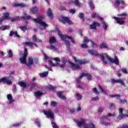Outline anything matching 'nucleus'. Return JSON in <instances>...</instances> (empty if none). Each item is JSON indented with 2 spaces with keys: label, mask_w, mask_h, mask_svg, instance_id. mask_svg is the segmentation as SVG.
I'll list each match as a JSON object with an SVG mask.
<instances>
[{
  "label": "nucleus",
  "mask_w": 128,
  "mask_h": 128,
  "mask_svg": "<svg viewBox=\"0 0 128 128\" xmlns=\"http://www.w3.org/2000/svg\"><path fill=\"white\" fill-rule=\"evenodd\" d=\"M27 56H28V49H26V48H24L23 56L20 59V64H26Z\"/></svg>",
  "instance_id": "20e7f679"
},
{
  "label": "nucleus",
  "mask_w": 128,
  "mask_h": 128,
  "mask_svg": "<svg viewBox=\"0 0 128 128\" xmlns=\"http://www.w3.org/2000/svg\"><path fill=\"white\" fill-rule=\"evenodd\" d=\"M78 16L82 22H84V13H80Z\"/></svg>",
  "instance_id": "2f4dec72"
},
{
  "label": "nucleus",
  "mask_w": 128,
  "mask_h": 128,
  "mask_svg": "<svg viewBox=\"0 0 128 128\" xmlns=\"http://www.w3.org/2000/svg\"><path fill=\"white\" fill-rule=\"evenodd\" d=\"M44 18V14H42L39 16V19L33 18L32 20H34V22H36V24H40L44 28H46V26H48V24H46V22H44V21H42V20Z\"/></svg>",
  "instance_id": "f257e3e1"
},
{
  "label": "nucleus",
  "mask_w": 128,
  "mask_h": 128,
  "mask_svg": "<svg viewBox=\"0 0 128 128\" xmlns=\"http://www.w3.org/2000/svg\"><path fill=\"white\" fill-rule=\"evenodd\" d=\"M30 11H31L32 14H38V8L36 6L33 7L30 9Z\"/></svg>",
  "instance_id": "393cba45"
},
{
  "label": "nucleus",
  "mask_w": 128,
  "mask_h": 128,
  "mask_svg": "<svg viewBox=\"0 0 128 128\" xmlns=\"http://www.w3.org/2000/svg\"><path fill=\"white\" fill-rule=\"evenodd\" d=\"M120 16H128V13L123 12L120 14Z\"/></svg>",
  "instance_id": "69168bd1"
},
{
  "label": "nucleus",
  "mask_w": 128,
  "mask_h": 128,
  "mask_svg": "<svg viewBox=\"0 0 128 128\" xmlns=\"http://www.w3.org/2000/svg\"><path fill=\"white\" fill-rule=\"evenodd\" d=\"M99 90L102 92L103 94H106V90L104 89L102 86L98 85Z\"/></svg>",
  "instance_id": "de8ad7c7"
},
{
  "label": "nucleus",
  "mask_w": 128,
  "mask_h": 128,
  "mask_svg": "<svg viewBox=\"0 0 128 128\" xmlns=\"http://www.w3.org/2000/svg\"><path fill=\"white\" fill-rule=\"evenodd\" d=\"M34 64V59L32 58H29L28 59V62L26 64L27 66H32Z\"/></svg>",
  "instance_id": "cd10ccee"
},
{
  "label": "nucleus",
  "mask_w": 128,
  "mask_h": 128,
  "mask_svg": "<svg viewBox=\"0 0 128 128\" xmlns=\"http://www.w3.org/2000/svg\"><path fill=\"white\" fill-rule=\"evenodd\" d=\"M36 84L33 83L32 84H31V87H30L31 90L34 88H36Z\"/></svg>",
  "instance_id": "338daca9"
},
{
  "label": "nucleus",
  "mask_w": 128,
  "mask_h": 128,
  "mask_svg": "<svg viewBox=\"0 0 128 128\" xmlns=\"http://www.w3.org/2000/svg\"><path fill=\"white\" fill-rule=\"evenodd\" d=\"M36 122L37 124V126L38 128H40V120L39 118H36Z\"/></svg>",
  "instance_id": "09e8293b"
},
{
  "label": "nucleus",
  "mask_w": 128,
  "mask_h": 128,
  "mask_svg": "<svg viewBox=\"0 0 128 128\" xmlns=\"http://www.w3.org/2000/svg\"><path fill=\"white\" fill-rule=\"evenodd\" d=\"M90 40L88 37H85L83 40V43L86 44L90 42Z\"/></svg>",
  "instance_id": "4c0bfd02"
},
{
  "label": "nucleus",
  "mask_w": 128,
  "mask_h": 128,
  "mask_svg": "<svg viewBox=\"0 0 128 128\" xmlns=\"http://www.w3.org/2000/svg\"><path fill=\"white\" fill-rule=\"evenodd\" d=\"M24 46H34L36 48H38V44L34 42H25L23 43Z\"/></svg>",
  "instance_id": "2eb2a0df"
},
{
  "label": "nucleus",
  "mask_w": 128,
  "mask_h": 128,
  "mask_svg": "<svg viewBox=\"0 0 128 128\" xmlns=\"http://www.w3.org/2000/svg\"><path fill=\"white\" fill-rule=\"evenodd\" d=\"M74 4L76 6H80V2L78 0H74Z\"/></svg>",
  "instance_id": "e433bc0d"
},
{
  "label": "nucleus",
  "mask_w": 128,
  "mask_h": 128,
  "mask_svg": "<svg viewBox=\"0 0 128 128\" xmlns=\"http://www.w3.org/2000/svg\"><path fill=\"white\" fill-rule=\"evenodd\" d=\"M91 46H92V48H98V44H96V43L94 42L91 40Z\"/></svg>",
  "instance_id": "8fccbe9b"
},
{
  "label": "nucleus",
  "mask_w": 128,
  "mask_h": 128,
  "mask_svg": "<svg viewBox=\"0 0 128 128\" xmlns=\"http://www.w3.org/2000/svg\"><path fill=\"white\" fill-rule=\"evenodd\" d=\"M20 124H22L21 122H16L15 124H13L12 126H13L14 128H18V126H20Z\"/></svg>",
  "instance_id": "79ce46f5"
},
{
  "label": "nucleus",
  "mask_w": 128,
  "mask_h": 128,
  "mask_svg": "<svg viewBox=\"0 0 128 128\" xmlns=\"http://www.w3.org/2000/svg\"><path fill=\"white\" fill-rule=\"evenodd\" d=\"M70 64L72 70H78L80 68V67L78 65L74 63L70 62Z\"/></svg>",
  "instance_id": "dca6fc26"
},
{
  "label": "nucleus",
  "mask_w": 128,
  "mask_h": 128,
  "mask_svg": "<svg viewBox=\"0 0 128 128\" xmlns=\"http://www.w3.org/2000/svg\"><path fill=\"white\" fill-rule=\"evenodd\" d=\"M112 84H120L121 86H126V84H124V80L121 79H118L116 80L113 78L112 80Z\"/></svg>",
  "instance_id": "9d476101"
},
{
  "label": "nucleus",
  "mask_w": 128,
  "mask_h": 128,
  "mask_svg": "<svg viewBox=\"0 0 128 128\" xmlns=\"http://www.w3.org/2000/svg\"><path fill=\"white\" fill-rule=\"evenodd\" d=\"M122 72L123 74H128V70L126 68H122Z\"/></svg>",
  "instance_id": "680f3d73"
},
{
  "label": "nucleus",
  "mask_w": 128,
  "mask_h": 128,
  "mask_svg": "<svg viewBox=\"0 0 128 128\" xmlns=\"http://www.w3.org/2000/svg\"><path fill=\"white\" fill-rule=\"evenodd\" d=\"M8 28H10V26L6 25V26H2L0 30L4 31V30H8Z\"/></svg>",
  "instance_id": "c9c22d12"
},
{
  "label": "nucleus",
  "mask_w": 128,
  "mask_h": 128,
  "mask_svg": "<svg viewBox=\"0 0 128 128\" xmlns=\"http://www.w3.org/2000/svg\"><path fill=\"white\" fill-rule=\"evenodd\" d=\"M73 60H74V61L75 62H76V64H86V61L85 60H78L76 59V57L73 56Z\"/></svg>",
  "instance_id": "4468645a"
},
{
  "label": "nucleus",
  "mask_w": 128,
  "mask_h": 128,
  "mask_svg": "<svg viewBox=\"0 0 128 128\" xmlns=\"http://www.w3.org/2000/svg\"><path fill=\"white\" fill-rule=\"evenodd\" d=\"M48 74V72H44L43 73H40V76L41 78H46Z\"/></svg>",
  "instance_id": "7c9ffc66"
},
{
  "label": "nucleus",
  "mask_w": 128,
  "mask_h": 128,
  "mask_svg": "<svg viewBox=\"0 0 128 128\" xmlns=\"http://www.w3.org/2000/svg\"><path fill=\"white\" fill-rule=\"evenodd\" d=\"M8 78L5 77L0 79V82H3V84H6L8 80Z\"/></svg>",
  "instance_id": "f704fd0d"
},
{
  "label": "nucleus",
  "mask_w": 128,
  "mask_h": 128,
  "mask_svg": "<svg viewBox=\"0 0 128 128\" xmlns=\"http://www.w3.org/2000/svg\"><path fill=\"white\" fill-rule=\"evenodd\" d=\"M120 104H126V100L120 99L119 101Z\"/></svg>",
  "instance_id": "e2e57ef3"
},
{
  "label": "nucleus",
  "mask_w": 128,
  "mask_h": 128,
  "mask_svg": "<svg viewBox=\"0 0 128 128\" xmlns=\"http://www.w3.org/2000/svg\"><path fill=\"white\" fill-rule=\"evenodd\" d=\"M76 96H77V100H82V96L80 94L76 93Z\"/></svg>",
  "instance_id": "13d9d810"
},
{
  "label": "nucleus",
  "mask_w": 128,
  "mask_h": 128,
  "mask_svg": "<svg viewBox=\"0 0 128 128\" xmlns=\"http://www.w3.org/2000/svg\"><path fill=\"white\" fill-rule=\"evenodd\" d=\"M69 12H70V14H76V10H74V9L70 10Z\"/></svg>",
  "instance_id": "774afa93"
},
{
  "label": "nucleus",
  "mask_w": 128,
  "mask_h": 128,
  "mask_svg": "<svg viewBox=\"0 0 128 128\" xmlns=\"http://www.w3.org/2000/svg\"><path fill=\"white\" fill-rule=\"evenodd\" d=\"M111 98H120V94H110Z\"/></svg>",
  "instance_id": "864d4df0"
},
{
  "label": "nucleus",
  "mask_w": 128,
  "mask_h": 128,
  "mask_svg": "<svg viewBox=\"0 0 128 128\" xmlns=\"http://www.w3.org/2000/svg\"><path fill=\"white\" fill-rule=\"evenodd\" d=\"M85 128H96V126H94V124L92 122H90L89 126L85 127Z\"/></svg>",
  "instance_id": "ea45409f"
},
{
  "label": "nucleus",
  "mask_w": 128,
  "mask_h": 128,
  "mask_svg": "<svg viewBox=\"0 0 128 128\" xmlns=\"http://www.w3.org/2000/svg\"><path fill=\"white\" fill-rule=\"evenodd\" d=\"M74 122H76V126L78 128H82V126L86 124V120L84 119H82L80 120H78L76 119H74Z\"/></svg>",
  "instance_id": "6e6552de"
},
{
  "label": "nucleus",
  "mask_w": 128,
  "mask_h": 128,
  "mask_svg": "<svg viewBox=\"0 0 128 128\" xmlns=\"http://www.w3.org/2000/svg\"><path fill=\"white\" fill-rule=\"evenodd\" d=\"M18 84L20 86L24 88H26V82L20 81L18 82Z\"/></svg>",
  "instance_id": "a878e982"
},
{
  "label": "nucleus",
  "mask_w": 128,
  "mask_h": 128,
  "mask_svg": "<svg viewBox=\"0 0 128 128\" xmlns=\"http://www.w3.org/2000/svg\"><path fill=\"white\" fill-rule=\"evenodd\" d=\"M46 16H48V18H50V20H52V18H54V14H52V9H50V8H48V9Z\"/></svg>",
  "instance_id": "ddd939ff"
},
{
  "label": "nucleus",
  "mask_w": 128,
  "mask_h": 128,
  "mask_svg": "<svg viewBox=\"0 0 128 128\" xmlns=\"http://www.w3.org/2000/svg\"><path fill=\"white\" fill-rule=\"evenodd\" d=\"M102 26L103 28H104V30H108V24L107 23H106L104 21L103 22V24H102Z\"/></svg>",
  "instance_id": "58836bf2"
},
{
  "label": "nucleus",
  "mask_w": 128,
  "mask_h": 128,
  "mask_svg": "<svg viewBox=\"0 0 128 128\" xmlns=\"http://www.w3.org/2000/svg\"><path fill=\"white\" fill-rule=\"evenodd\" d=\"M108 116H116V112H114V114L108 113L107 114Z\"/></svg>",
  "instance_id": "052dcab7"
},
{
  "label": "nucleus",
  "mask_w": 128,
  "mask_h": 128,
  "mask_svg": "<svg viewBox=\"0 0 128 128\" xmlns=\"http://www.w3.org/2000/svg\"><path fill=\"white\" fill-rule=\"evenodd\" d=\"M7 98L9 101L10 104H12V102H14V98H12V96L10 94H8L7 95Z\"/></svg>",
  "instance_id": "5701e85b"
},
{
  "label": "nucleus",
  "mask_w": 128,
  "mask_h": 128,
  "mask_svg": "<svg viewBox=\"0 0 128 128\" xmlns=\"http://www.w3.org/2000/svg\"><path fill=\"white\" fill-rule=\"evenodd\" d=\"M58 35L60 38H62V40H66V38H68L72 42V44H76V42H74V39L73 38L66 35H62L60 31H58Z\"/></svg>",
  "instance_id": "39448f33"
},
{
  "label": "nucleus",
  "mask_w": 128,
  "mask_h": 128,
  "mask_svg": "<svg viewBox=\"0 0 128 128\" xmlns=\"http://www.w3.org/2000/svg\"><path fill=\"white\" fill-rule=\"evenodd\" d=\"M100 122L102 124H103L104 126H110V123L106 122H104L102 120H100Z\"/></svg>",
  "instance_id": "49530a36"
},
{
  "label": "nucleus",
  "mask_w": 128,
  "mask_h": 128,
  "mask_svg": "<svg viewBox=\"0 0 128 128\" xmlns=\"http://www.w3.org/2000/svg\"><path fill=\"white\" fill-rule=\"evenodd\" d=\"M88 52H89V54H92V56H100V54L98 53V51H96L94 50H88Z\"/></svg>",
  "instance_id": "a211bd4d"
},
{
  "label": "nucleus",
  "mask_w": 128,
  "mask_h": 128,
  "mask_svg": "<svg viewBox=\"0 0 128 128\" xmlns=\"http://www.w3.org/2000/svg\"><path fill=\"white\" fill-rule=\"evenodd\" d=\"M57 96L60 98H62V100H66V96H62V92H58L57 93Z\"/></svg>",
  "instance_id": "b1692460"
},
{
  "label": "nucleus",
  "mask_w": 128,
  "mask_h": 128,
  "mask_svg": "<svg viewBox=\"0 0 128 128\" xmlns=\"http://www.w3.org/2000/svg\"><path fill=\"white\" fill-rule=\"evenodd\" d=\"M92 90L95 94H100V92L96 88H92Z\"/></svg>",
  "instance_id": "3c124183"
},
{
  "label": "nucleus",
  "mask_w": 128,
  "mask_h": 128,
  "mask_svg": "<svg viewBox=\"0 0 128 128\" xmlns=\"http://www.w3.org/2000/svg\"><path fill=\"white\" fill-rule=\"evenodd\" d=\"M32 19V16H28V14L26 13H24L23 16L20 17V20H28Z\"/></svg>",
  "instance_id": "f8f14e48"
},
{
  "label": "nucleus",
  "mask_w": 128,
  "mask_h": 128,
  "mask_svg": "<svg viewBox=\"0 0 128 128\" xmlns=\"http://www.w3.org/2000/svg\"><path fill=\"white\" fill-rule=\"evenodd\" d=\"M10 18V13L4 12L3 13V16L2 17V20H8Z\"/></svg>",
  "instance_id": "4be33fe9"
},
{
  "label": "nucleus",
  "mask_w": 128,
  "mask_h": 128,
  "mask_svg": "<svg viewBox=\"0 0 128 128\" xmlns=\"http://www.w3.org/2000/svg\"><path fill=\"white\" fill-rule=\"evenodd\" d=\"M50 44H54L55 42H56V39L54 37H51L50 38L49 40Z\"/></svg>",
  "instance_id": "c756f323"
},
{
  "label": "nucleus",
  "mask_w": 128,
  "mask_h": 128,
  "mask_svg": "<svg viewBox=\"0 0 128 128\" xmlns=\"http://www.w3.org/2000/svg\"><path fill=\"white\" fill-rule=\"evenodd\" d=\"M8 58H12V50H9L8 52Z\"/></svg>",
  "instance_id": "a18cd8bd"
},
{
  "label": "nucleus",
  "mask_w": 128,
  "mask_h": 128,
  "mask_svg": "<svg viewBox=\"0 0 128 128\" xmlns=\"http://www.w3.org/2000/svg\"><path fill=\"white\" fill-rule=\"evenodd\" d=\"M44 114L45 116H46L48 118L54 120V114L52 110H45L44 112Z\"/></svg>",
  "instance_id": "0eeeda50"
},
{
  "label": "nucleus",
  "mask_w": 128,
  "mask_h": 128,
  "mask_svg": "<svg viewBox=\"0 0 128 128\" xmlns=\"http://www.w3.org/2000/svg\"><path fill=\"white\" fill-rule=\"evenodd\" d=\"M43 94L44 93L40 91H38L35 92V96H36V98H40V96H42Z\"/></svg>",
  "instance_id": "473e14b6"
},
{
  "label": "nucleus",
  "mask_w": 128,
  "mask_h": 128,
  "mask_svg": "<svg viewBox=\"0 0 128 128\" xmlns=\"http://www.w3.org/2000/svg\"><path fill=\"white\" fill-rule=\"evenodd\" d=\"M52 125L54 128H58V126L54 122V121H52Z\"/></svg>",
  "instance_id": "6e6d98bb"
},
{
  "label": "nucleus",
  "mask_w": 128,
  "mask_h": 128,
  "mask_svg": "<svg viewBox=\"0 0 128 128\" xmlns=\"http://www.w3.org/2000/svg\"><path fill=\"white\" fill-rule=\"evenodd\" d=\"M50 104L52 106H56L58 103L54 101H52L51 102Z\"/></svg>",
  "instance_id": "bf43d9fd"
},
{
  "label": "nucleus",
  "mask_w": 128,
  "mask_h": 128,
  "mask_svg": "<svg viewBox=\"0 0 128 128\" xmlns=\"http://www.w3.org/2000/svg\"><path fill=\"white\" fill-rule=\"evenodd\" d=\"M16 34V31L14 32L12 30L10 31V33L9 34V36H14V35Z\"/></svg>",
  "instance_id": "0e129e2a"
},
{
  "label": "nucleus",
  "mask_w": 128,
  "mask_h": 128,
  "mask_svg": "<svg viewBox=\"0 0 128 128\" xmlns=\"http://www.w3.org/2000/svg\"><path fill=\"white\" fill-rule=\"evenodd\" d=\"M59 22H60L64 24H70V26H72V24H74V22H72V21L70 20V18H68V17L62 16L59 18Z\"/></svg>",
  "instance_id": "f03ea898"
},
{
  "label": "nucleus",
  "mask_w": 128,
  "mask_h": 128,
  "mask_svg": "<svg viewBox=\"0 0 128 128\" xmlns=\"http://www.w3.org/2000/svg\"><path fill=\"white\" fill-rule=\"evenodd\" d=\"M100 24L98 22H93L92 24L89 26V28L90 30H96L97 26H100Z\"/></svg>",
  "instance_id": "9b49d317"
},
{
  "label": "nucleus",
  "mask_w": 128,
  "mask_h": 128,
  "mask_svg": "<svg viewBox=\"0 0 128 128\" xmlns=\"http://www.w3.org/2000/svg\"><path fill=\"white\" fill-rule=\"evenodd\" d=\"M114 4L116 6H120L121 4L122 6H124V0H115Z\"/></svg>",
  "instance_id": "6ab92c4d"
},
{
  "label": "nucleus",
  "mask_w": 128,
  "mask_h": 128,
  "mask_svg": "<svg viewBox=\"0 0 128 128\" xmlns=\"http://www.w3.org/2000/svg\"><path fill=\"white\" fill-rule=\"evenodd\" d=\"M99 48L100 50H102V48H108V44L106 42H102L100 44Z\"/></svg>",
  "instance_id": "f3484780"
},
{
  "label": "nucleus",
  "mask_w": 128,
  "mask_h": 128,
  "mask_svg": "<svg viewBox=\"0 0 128 128\" xmlns=\"http://www.w3.org/2000/svg\"><path fill=\"white\" fill-rule=\"evenodd\" d=\"M48 90H56V86H54L51 84H48Z\"/></svg>",
  "instance_id": "72a5a7b5"
},
{
  "label": "nucleus",
  "mask_w": 128,
  "mask_h": 128,
  "mask_svg": "<svg viewBox=\"0 0 128 128\" xmlns=\"http://www.w3.org/2000/svg\"><path fill=\"white\" fill-rule=\"evenodd\" d=\"M80 46L82 48H88V44H86L85 43L81 44Z\"/></svg>",
  "instance_id": "5fc2aeb1"
},
{
  "label": "nucleus",
  "mask_w": 128,
  "mask_h": 128,
  "mask_svg": "<svg viewBox=\"0 0 128 128\" xmlns=\"http://www.w3.org/2000/svg\"><path fill=\"white\" fill-rule=\"evenodd\" d=\"M20 30L24 32H26V31L28 30V28L26 26H21L20 27Z\"/></svg>",
  "instance_id": "a19ab883"
},
{
  "label": "nucleus",
  "mask_w": 128,
  "mask_h": 128,
  "mask_svg": "<svg viewBox=\"0 0 128 128\" xmlns=\"http://www.w3.org/2000/svg\"><path fill=\"white\" fill-rule=\"evenodd\" d=\"M82 76H86V78H87V80H92V74H90L88 73L82 72Z\"/></svg>",
  "instance_id": "aec40b11"
},
{
  "label": "nucleus",
  "mask_w": 128,
  "mask_h": 128,
  "mask_svg": "<svg viewBox=\"0 0 128 128\" xmlns=\"http://www.w3.org/2000/svg\"><path fill=\"white\" fill-rule=\"evenodd\" d=\"M32 40H34V42H40L42 44V40L37 39L36 36L33 35L32 36Z\"/></svg>",
  "instance_id": "bb28decb"
},
{
  "label": "nucleus",
  "mask_w": 128,
  "mask_h": 128,
  "mask_svg": "<svg viewBox=\"0 0 128 128\" xmlns=\"http://www.w3.org/2000/svg\"><path fill=\"white\" fill-rule=\"evenodd\" d=\"M20 20V17L18 16L14 18H12L11 19L12 22H16V20Z\"/></svg>",
  "instance_id": "37998d69"
},
{
  "label": "nucleus",
  "mask_w": 128,
  "mask_h": 128,
  "mask_svg": "<svg viewBox=\"0 0 128 128\" xmlns=\"http://www.w3.org/2000/svg\"><path fill=\"white\" fill-rule=\"evenodd\" d=\"M113 18L116 21L117 23L119 24H124V22H126L125 21H124L126 20V17H120L118 18L114 16Z\"/></svg>",
  "instance_id": "1a4fd4ad"
},
{
  "label": "nucleus",
  "mask_w": 128,
  "mask_h": 128,
  "mask_svg": "<svg viewBox=\"0 0 128 128\" xmlns=\"http://www.w3.org/2000/svg\"><path fill=\"white\" fill-rule=\"evenodd\" d=\"M49 64H52L53 66H58V63H56V64L52 63V60H49Z\"/></svg>",
  "instance_id": "603ef678"
},
{
  "label": "nucleus",
  "mask_w": 128,
  "mask_h": 128,
  "mask_svg": "<svg viewBox=\"0 0 128 128\" xmlns=\"http://www.w3.org/2000/svg\"><path fill=\"white\" fill-rule=\"evenodd\" d=\"M65 42H66V48L68 50H70V42L68 40H66Z\"/></svg>",
  "instance_id": "c85d7f7f"
},
{
  "label": "nucleus",
  "mask_w": 128,
  "mask_h": 128,
  "mask_svg": "<svg viewBox=\"0 0 128 128\" xmlns=\"http://www.w3.org/2000/svg\"><path fill=\"white\" fill-rule=\"evenodd\" d=\"M82 78H84V76H82V73L80 76L77 79L76 82L78 84H80V80H81Z\"/></svg>",
  "instance_id": "c03bdc74"
},
{
  "label": "nucleus",
  "mask_w": 128,
  "mask_h": 128,
  "mask_svg": "<svg viewBox=\"0 0 128 128\" xmlns=\"http://www.w3.org/2000/svg\"><path fill=\"white\" fill-rule=\"evenodd\" d=\"M14 6H16L17 8H26V4L23 3H16L14 4Z\"/></svg>",
  "instance_id": "412c9836"
},
{
  "label": "nucleus",
  "mask_w": 128,
  "mask_h": 128,
  "mask_svg": "<svg viewBox=\"0 0 128 128\" xmlns=\"http://www.w3.org/2000/svg\"><path fill=\"white\" fill-rule=\"evenodd\" d=\"M104 56H105L106 58L108 59V62H112V64H120L118 58L116 56H115L114 59H112V58H110V56H108V55L106 54H104Z\"/></svg>",
  "instance_id": "7ed1b4c3"
},
{
  "label": "nucleus",
  "mask_w": 128,
  "mask_h": 128,
  "mask_svg": "<svg viewBox=\"0 0 128 128\" xmlns=\"http://www.w3.org/2000/svg\"><path fill=\"white\" fill-rule=\"evenodd\" d=\"M119 114L116 118V120H122L124 118L126 117L128 118V114H124V109L122 108H120L118 109Z\"/></svg>",
  "instance_id": "423d86ee"
},
{
  "label": "nucleus",
  "mask_w": 128,
  "mask_h": 128,
  "mask_svg": "<svg viewBox=\"0 0 128 128\" xmlns=\"http://www.w3.org/2000/svg\"><path fill=\"white\" fill-rule=\"evenodd\" d=\"M49 50H54L55 52H56L58 50V49L54 45H51L50 46L49 48Z\"/></svg>",
  "instance_id": "4d7b16f0"
}]
</instances>
